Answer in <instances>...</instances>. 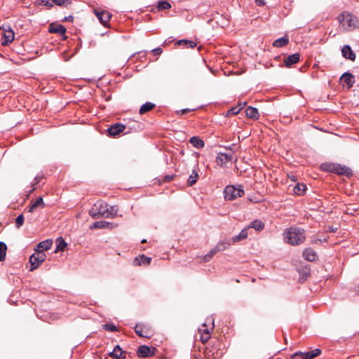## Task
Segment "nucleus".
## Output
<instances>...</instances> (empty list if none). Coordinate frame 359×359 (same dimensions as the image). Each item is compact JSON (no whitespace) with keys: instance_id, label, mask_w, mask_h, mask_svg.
<instances>
[{"instance_id":"obj_23","label":"nucleus","mask_w":359,"mask_h":359,"mask_svg":"<svg viewBox=\"0 0 359 359\" xmlns=\"http://www.w3.org/2000/svg\"><path fill=\"white\" fill-rule=\"evenodd\" d=\"M189 142L193 145V147L197 149H201L205 145L204 142L196 136L191 137Z\"/></svg>"},{"instance_id":"obj_17","label":"nucleus","mask_w":359,"mask_h":359,"mask_svg":"<svg viewBox=\"0 0 359 359\" xmlns=\"http://www.w3.org/2000/svg\"><path fill=\"white\" fill-rule=\"evenodd\" d=\"M53 241L50 239H47L40 242L35 249L36 252H43L44 250H49L52 246Z\"/></svg>"},{"instance_id":"obj_36","label":"nucleus","mask_w":359,"mask_h":359,"mask_svg":"<svg viewBox=\"0 0 359 359\" xmlns=\"http://www.w3.org/2000/svg\"><path fill=\"white\" fill-rule=\"evenodd\" d=\"M218 252L219 251L217 248V246L215 245L206 255H205L204 261L209 262L212 258V257Z\"/></svg>"},{"instance_id":"obj_30","label":"nucleus","mask_w":359,"mask_h":359,"mask_svg":"<svg viewBox=\"0 0 359 359\" xmlns=\"http://www.w3.org/2000/svg\"><path fill=\"white\" fill-rule=\"evenodd\" d=\"M57 246L55 250V252L63 251L65 247L67 246V243L62 238H60L57 240Z\"/></svg>"},{"instance_id":"obj_16","label":"nucleus","mask_w":359,"mask_h":359,"mask_svg":"<svg viewBox=\"0 0 359 359\" xmlns=\"http://www.w3.org/2000/svg\"><path fill=\"white\" fill-rule=\"evenodd\" d=\"M341 81L346 84L348 88L353 86L355 83V78L353 74L348 72H345L340 78Z\"/></svg>"},{"instance_id":"obj_43","label":"nucleus","mask_w":359,"mask_h":359,"mask_svg":"<svg viewBox=\"0 0 359 359\" xmlns=\"http://www.w3.org/2000/svg\"><path fill=\"white\" fill-rule=\"evenodd\" d=\"M103 328L105 330H108L110 332H115L117 330L116 325H114L113 324H104V325H103Z\"/></svg>"},{"instance_id":"obj_25","label":"nucleus","mask_w":359,"mask_h":359,"mask_svg":"<svg viewBox=\"0 0 359 359\" xmlns=\"http://www.w3.org/2000/svg\"><path fill=\"white\" fill-rule=\"evenodd\" d=\"M155 104L150 102H147L141 106L139 112L140 114H144L152 110L155 107Z\"/></svg>"},{"instance_id":"obj_2","label":"nucleus","mask_w":359,"mask_h":359,"mask_svg":"<svg viewBox=\"0 0 359 359\" xmlns=\"http://www.w3.org/2000/svg\"><path fill=\"white\" fill-rule=\"evenodd\" d=\"M338 20L342 28L346 31H352L359 27L358 18L348 12L342 13Z\"/></svg>"},{"instance_id":"obj_13","label":"nucleus","mask_w":359,"mask_h":359,"mask_svg":"<svg viewBox=\"0 0 359 359\" xmlns=\"http://www.w3.org/2000/svg\"><path fill=\"white\" fill-rule=\"evenodd\" d=\"M109 355L114 359L124 358L126 352L121 349L119 345H116L113 351L109 353Z\"/></svg>"},{"instance_id":"obj_31","label":"nucleus","mask_w":359,"mask_h":359,"mask_svg":"<svg viewBox=\"0 0 359 359\" xmlns=\"http://www.w3.org/2000/svg\"><path fill=\"white\" fill-rule=\"evenodd\" d=\"M229 242V239H226V240H224V241H220L217 245V248L218 250V251H223L224 250H226L229 246H230L231 245H229L228 243Z\"/></svg>"},{"instance_id":"obj_42","label":"nucleus","mask_w":359,"mask_h":359,"mask_svg":"<svg viewBox=\"0 0 359 359\" xmlns=\"http://www.w3.org/2000/svg\"><path fill=\"white\" fill-rule=\"evenodd\" d=\"M210 337V331L207 332H202L201 336V341L204 344L207 342Z\"/></svg>"},{"instance_id":"obj_18","label":"nucleus","mask_w":359,"mask_h":359,"mask_svg":"<svg viewBox=\"0 0 359 359\" xmlns=\"http://www.w3.org/2000/svg\"><path fill=\"white\" fill-rule=\"evenodd\" d=\"M304 258L309 262H313L317 259L316 252L311 248H306L303 252Z\"/></svg>"},{"instance_id":"obj_5","label":"nucleus","mask_w":359,"mask_h":359,"mask_svg":"<svg viewBox=\"0 0 359 359\" xmlns=\"http://www.w3.org/2000/svg\"><path fill=\"white\" fill-rule=\"evenodd\" d=\"M46 255L43 252H36L29 257V262L31 264L30 271L37 269L39 265L45 261Z\"/></svg>"},{"instance_id":"obj_11","label":"nucleus","mask_w":359,"mask_h":359,"mask_svg":"<svg viewBox=\"0 0 359 359\" xmlns=\"http://www.w3.org/2000/svg\"><path fill=\"white\" fill-rule=\"evenodd\" d=\"M231 160H232V155L227 154L225 153H222V152L218 154L217 158H216L217 165H219L220 166L225 165L228 162L231 161Z\"/></svg>"},{"instance_id":"obj_14","label":"nucleus","mask_w":359,"mask_h":359,"mask_svg":"<svg viewBox=\"0 0 359 359\" xmlns=\"http://www.w3.org/2000/svg\"><path fill=\"white\" fill-rule=\"evenodd\" d=\"M139 357L146 358L153 355V351L151 348L146 345L140 346L137 351Z\"/></svg>"},{"instance_id":"obj_8","label":"nucleus","mask_w":359,"mask_h":359,"mask_svg":"<svg viewBox=\"0 0 359 359\" xmlns=\"http://www.w3.org/2000/svg\"><path fill=\"white\" fill-rule=\"evenodd\" d=\"M8 30H5L4 33L3 39L1 40V45L7 46L8 43H11L14 39V32L11 29L9 26H7Z\"/></svg>"},{"instance_id":"obj_45","label":"nucleus","mask_w":359,"mask_h":359,"mask_svg":"<svg viewBox=\"0 0 359 359\" xmlns=\"http://www.w3.org/2000/svg\"><path fill=\"white\" fill-rule=\"evenodd\" d=\"M242 109V107H233L229 109V113L233 115L238 114Z\"/></svg>"},{"instance_id":"obj_7","label":"nucleus","mask_w":359,"mask_h":359,"mask_svg":"<svg viewBox=\"0 0 359 359\" xmlns=\"http://www.w3.org/2000/svg\"><path fill=\"white\" fill-rule=\"evenodd\" d=\"M126 129V126L120 123H115L111 126L108 129V135L111 137H116L120 133H123Z\"/></svg>"},{"instance_id":"obj_24","label":"nucleus","mask_w":359,"mask_h":359,"mask_svg":"<svg viewBox=\"0 0 359 359\" xmlns=\"http://www.w3.org/2000/svg\"><path fill=\"white\" fill-rule=\"evenodd\" d=\"M151 257L142 255L140 256V257H136L134 260V263L137 265L149 264L151 262Z\"/></svg>"},{"instance_id":"obj_1","label":"nucleus","mask_w":359,"mask_h":359,"mask_svg":"<svg viewBox=\"0 0 359 359\" xmlns=\"http://www.w3.org/2000/svg\"><path fill=\"white\" fill-rule=\"evenodd\" d=\"M284 239L292 245H298L305 241V232L303 229L292 226L285 230Z\"/></svg>"},{"instance_id":"obj_28","label":"nucleus","mask_w":359,"mask_h":359,"mask_svg":"<svg viewBox=\"0 0 359 359\" xmlns=\"http://www.w3.org/2000/svg\"><path fill=\"white\" fill-rule=\"evenodd\" d=\"M7 246L5 243L0 241V262H3L6 259Z\"/></svg>"},{"instance_id":"obj_10","label":"nucleus","mask_w":359,"mask_h":359,"mask_svg":"<svg viewBox=\"0 0 359 359\" xmlns=\"http://www.w3.org/2000/svg\"><path fill=\"white\" fill-rule=\"evenodd\" d=\"M334 173L340 175H345L346 177H351L353 175V171L351 168L340 164H336Z\"/></svg>"},{"instance_id":"obj_29","label":"nucleus","mask_w":359,"mask_h":359,"mask_svg":"<svg viewBox=\"0 0 359 359\" xmlns=\"http://www.w3.org/2000/svg\"><path fill=\"white\" fill-rule=\"evenodd\" d=\"M198 177V172L194 170L192 171V173L189 175V177L188 178L187 184L189 186L194 185L196 182Z\"/></svg>"},{"instance_id":"obj_58","label":"nucleus","mask_w":359,"mask_h":359,"mask_svg":"<svg viewBox=\"0 0 359 359\" xmlns=\"http://www.w3.org/2000/svg\"><path fill=\"white\" fill-rule=\"evenodd\" d=\"M356 292L359 294V285L356 287Z\"/></svg>"},{"instance_id":"obj_39","label":"nucleus","mask_w":359,"mask_h":359,"mask_svg":"<svg viewBox=\"0 0 359 359\" xmlns=\"http://www.w3.org/2000/svg\"><path fill=\"white\" fill-rule=\"evenodd\" d=\"M242 240H244L242 236H241V234H238L233 237H232L231 238L229 239V242L228 243L229 245H233L238 242H240Z\"/></svg>"},{"instance_id":"obj_59","label":"nucleus","mask_w":359,"mask_h":359,"mask_svg":"<svg viewBox=\"0 0 359 359\" xmlns=\"http://www.w3.org/2000/svg\"><path fill=\"white\" fill-rule=\"evenodd\" d=\"M3 29H4V32H5V30H8V27H4V26H3Z\"/></svg>"},{"instance_id":"obj_60","label":"nucleus","mask_w":359,"mask_h":359,"mask_svg":"<svg viewBox=\"0 0 359 359\" xmlns=\"http://www.w3.org/2000/svg\"><path fill=\"white\" fill-rule=\"evenodd\" d=\"M146 242H147V241H146L145 239H143V240L142 241V243H146Z\"/></svg>"},{"instance_id":"obj_52","label":"nucleus","mask_w":359,"mask_h":359,"mask_svg":"<svg viewBox=\"0 0 359 359\" xmlns=\"http://www.w3.org/2000/svg\"><path fill=\"white\" fill-rule=\"evenodd\" d=\"M189 111H191V109H182V110H180V111H177V113H178V114H180H180H184L188 113V112H189Z\"/></svg>"},{"instance_id":"obj_26","label":"nucleus","mask_w":359,"mask_h":359,"mask_svg":"<svg viewBox=\"0 0 359 359\" xmlns=\"http://www.w3.org/2000/svg\"><path fill=\"white\" fill-rule=\"evenodd\" d=\"M289 42V39L287 36H283V37H280L276 40H275L273 43V46L274 47H278V48H280V47H283L285 46H286Z\"/></svg>"},{"instance_id":"obj_6","label":"nucleus","mask_w":359,"mask_h":359,"mask_svg":"<svg viewBox=\"0 0 359 359\" xmlns=\"http://www.w3.org/2000/svg\"><path fill=\"white\" fill-rule=\"evenodd\" d=\"M94 13L99 19L100 23H102L105 27L107 25L111 18V13L106 11L95 10Z\"/></svg>"},{"instance_id":"obj_22","label":"nucleus","mask_w":359,"mask_h":359,"mask_svg":"<svg viewBox=\"0 0 359 359\" xmlns=\"http://www.w3.org/2000/svg\"><path fill=\"white\" fill-rule=\"evenodd\" d=\"M264 223L262 221L259 219H255L250 224L248 228H252L256 231H260L264 229Z\"/></svg>"},{"instance_id":"obj_49","label":"nucleus","mask_w":359,"mask_h":359,"mask_svg":"<svg viewBox=\"0 0 359 359\" xmlns=\"http://www.w3.org/2000/svg\"><path fill=\"white\" fill-rule=\"evenodd\" d=\"M240 234L243 239H245L248 237L247 228L242 229L241 231L240 232Z\"/></svg>"},{"instance_id":"obj_47","label":"nucleus","mask_w":359,"mask_h":359,"mask_svg":"<svg viewBox=\"0 0 359 359\" xmlns=\"http://www.w3.org/2000/svg\"><path fill=\"white\" fill-rule=\"evenodd\" d=\"M163 50L161 48H156L151 50V53L154 55H160Z\"/></svg>"},{"instance_id":"obj_48","label":"nucleus","mask_w":359,"mask_h":359,"mask_svg":"<svg viewBox=\"0 0 359 359\" xmlns=\"http://www.w3.org/2000/svg\"><path fill=\"white\" fill-rule=\"evenodd\" d=\"M322 242H327V238H324L323 239L315 238L312 241L313 244H319V243H321Z\"/></svg>"},{"instance_id":"obj_4","label":"nucleus","mask_w":359,"mask_h":359,"mask_svg":"<svg viewBox=\"0 0 359 359\" xmlns=\"http://www.w3.org/2000/svg\"><path fill=\"white\" fill-rule=\"evenodd\" d=\"M108 210V205L104 201H97L90 210L89 215L94 219H98L101 217L108 218L106 212Z\"/></svg>"},{"instance_id":"obj_21","label":"nucleus","mask_w":359,"mask_h":359,"mask_svg":"<svg viewBox=\"0 0 359 359\" xmlns=\"http://www.w3.org/2000/svg\"><path fill=\"white\" fill-rule=\"evenodd\" d=\"M38 207H41V208L45 207V203L42 197H39L35 201L32 202V204L29 208V212H33L35 209Z\"/></svg>"},{"instance_id":"obj_55","label":"nucleus","mask_w":359,"mask_h":359,"mask_svg":"<svg viewBox=\"0 0 359 359\" xmlns=\"http://www.w3.org/2000/svg\"><path fill=\"white\" fill-rule=\"evenodd\" d=\"M246 104V102H244L243 104L240 103L238 107H242V109L243 108V107Z\"/></svg>"},{"instance_id":"obj_46","label":"nucleus","mask_w":359,"mask_h":359,"mask_svg":"<svg viewBox=\"0 0 359 359\" xmlns=\"http://www.w3.org/2000/svg\"><path fill=\"white\" fill-rule=\"evenodd\" d=\"M309 352H310L311 357L313 359V358H316V356L319 355L321 353V351L319 348H316Z\"/></svg>"},{"instance_id":"obj_9","label":"nucleus","mask_w":359,"mask_h":359,"mask_svg":"<svg viewBox=\"0 0 359 359\" xmlns=\"http://www.w3.org/2000/svg\"><path fill=\"white\" fill-rule=\"evenodd\" d=\"M49 32L58 34L62 36L63 39H66V28L62 25L51 24L49 27Z\"/></svg>"},{"instance_id":"obj_44","label":"nucleus","mask_w":359,"mask_h":359,"mask_svg":"<svg viewBox=\"0 0 359 359\" xmlns=\"http://www.w3.org/2000/svg\"><path fill=\"white\" fill-rule=\"evenodd\" d=\"M52 1L57 6H64L65 4H70L71 0H52Z\"/></svg>"},{"instance_id":"obj_53","label":"nucleus","mask_w":359,"mask_h":359,"mask_svg":"<svg viewBox=\"0 0 359 359\" xmlns=\"http://www.w3.org/2000/svg\"><path fill=\"white\" fill-rule=\"evenodd\" d=\"M74 18L72 15L65 17L63 20V21H68V22H73Z\"/></svg>"},{"instance_id":"obj_20","label":"nucleus","mask_w":359,"mask_h":359,"mask_svg":"<svg viewBox=\"0 0 359 359\" xmlns=\"http://www.w3.org/2000/svg\"><path fill=\"white\" fill-rule=\"evenodd\" d=\"M114 225L106 221H97L93 224L91 229H111Z\"/></svg>"},{"instance_id":"obj_19","label":"nucleus","mask_w":359,"mask_h":359,"mask_svg":"<svg viewBox=\"0 0 359 359\" xmlns=\"http://www.w3.org/2000/svg\"><path fill=\"white\" fill-rule=\"evenodd\" d=\"M246 116L252 119H259L260 115L257 108L252 107H248L245 109Z\"/></svg>"},{"instance_id":"obj_50","label":"nucleus","mask_w":359,"mask_h":359,"mask_svg":"<svg viewBox=\"0 0 359 359\" xmlns=\"http://www.w3.org/2000/svg\"><path fill=\"white\" fill-rule=\"evenodd\" d=\"M205 325H203V328L199 329V332H201V333L202 332H207L208 331H210V330H213V327H210V329L205 328Z\"/></svg>"},{"instance_id":"obj_32","label":"nucleus","mask_w":359,"mask_h":359,"mask_svg":"<svg viewBox=\"0 0 359 359\" xmlns=\"http://www.w3.org/2000/svg\"><path fill=\"white\" fill-rule=\"evenodd\" d=\"M336 164L335 163H323L320 166L323 170L332 172L334 173Z\"/></svg>"},{"instance_id":"obj_3","label":"nucleus","mask_w":359,"mask_h":359,"mask_svg":"<svg viewBox=\"0 0 359 359\" xmlns=\"http://www.w3.org/2000/svg\"><path fill=\"white\" fill-rule=\"evenodd\" d=\"M244 190L242 185H228L224 191V198L227 201H232L244 195Z\"/></svg>"},{"instance_id":"obj_38","label":"nucleus","mask_w":359,"mask_h":359,"mask_svg":"<svg viewBox=\"0 0 359 359\" xmlns=\"http://www.w3.org/2000/svg\"><path fill=\"white\" fill-rule=\"evenodd\" d=\"M177 43L187 45L188 47H190L191 48L196 46V43L195 42H194L192 41L184 40V39L178 41Z\"/></svg>"},{"instance_id":"obj_27","label":"nucleus","mask_w":359,"mask_h":359,"mask_svg":"<svg viewBox=\"0 0 359 359\" xmlns=\"http://www.w3.org/2000/svg\"><path fill=\"white\" fill-rule=\"evenodd\" d=\"M306 189V187L304 184L298 183L296 184V186L294 187L293 191L295 194L301 196L305 192Z\"/></svg>"},{"instance_id":"obj_54","label":"nucleus","mask_w":359,"mask_h":359,"mask_svg":"<svg viewBox=\"0 0 359 359\" xmlns=\"http://www.w3.org/2000/svg\"><path fill=\"white\" fill-rule=\"evenodd\" d=\"M289 177H290L292 180H293V181H295V180H296V179H295V176H294V175H289Z\"/></svg>"},{"instance_id":"obj_34","label":"nucleus","mask_w":359,"mask_h":359,"mask_svg":"<svg viewBox=\"0 0 359 359\" xmlns=\"http://www.w3.org/2000/svg\"><path fill=\"white\" fill-rule=\"evenodd\" d=\"M135 333L141 337H149L147 333L144 331L142 326L137 325L135 327Z\"/></svg>"},{"instance_id":"obj_12","label":"nucleus","mask_w":359,"mask_h":359,"mask_svg":"<svg viewBox=\"0 0 359 359\" xmlns=\"http://www.w3.org/2000/svg\"><path fill=\"white\" fill-rule=\"evenodd\" d=\"M341 54L344 57L348 59L351 61H354L355 60V54L352 50V49L349 45H344L342 47Z\"/></svg>"},{"instance_id":"obj_41","label":"nucleus","mask_w":359,"mask_h":359,"mask_svg":"<svg viewBox=\"0 0 359 359\" xmlns=\"http://www.w3.org/2000/svg\"><path fill=\"white\" fill-rule=\"evenodd\" d=\"M36 4L38 6L43 5L45 6L48 7V8H50L53 7V4L50 3L48 0H37L36 1Z\"/></svg>"},{"instance_id":"obj_35","label":"nucleus","mask_w":359,"mask_h":359,"mask_svg":"<svg viewBox=\"0 0 359 359\" xmlns=\"http://www.w3.org/2000/svg\"><path fill=\"white\" fill-rule=\"evenodd\" d=\"M299 356L301 359H312L310 355V352H297L292 355V358Z\"/></svg>"},{"instance_id":"obj_37","label":"nucleus","mask_w":359,"mask_h":359,"mask_svg":"<svg viewBox=\"0 0 359 359\" xmlns=\"http://www.w3.org/2000/svg\"><path fill=\"white\" fill-rule=\"evenodd\" d=\"M171 8V4L166 1H161L158 3V10H166Z\"/></svg>"},{"instance_id":"obj_33","label":"nucleus","mask_w":359,"mask_h":359,"mask_svg":"<svg viewBox=\"0 0 359 359\" xmlns=\"http://www.w3.org/2000/svg\"><path fill=\"white\" fill-rule=\"evenodd\" d=\"M118 208L116 206H109L106 215H108V217H114L117 215Z\"/></svg>"},{"instance_id":"obj_56","label":"nucleus","mask_w":359,"mask_h":359,"mask_svg":"<svg viewBox=\"0 0 359 359\" xmlns=\"http://www.w3.org/2000/svg\"><path fill=\"white\" fill-rule=\"evenodd\" d=\"M41 178V177L37 176L35 177V180H36V182H39L40 181Z\"/></svg>"},{"instance_id":"obj_57","label":"nucleus","mask_w":359,"mask_h":359,"mask_svg":"<svg viewBox=\"0 0 359 359\" xmlns=\"http://www.w3.org/2000/svg\"><path fill=\"white\" fill-rule=\"evenodd\" d=\"M172 178V177H170V176H166L165 177V179H166L167 181H170Z\"/></svg>"},{"instance_id":"obj_15","label":"nucleus","mask_w":359,"mask_h":359,"mask_svg":"<svg viewBox=\"0 0 359 359\" xmlns=\"http://www.w3.org/2000/svg\"><path fill=\"white\" fill-rule=\"evenodd\" d=\"M299 53H294L286 57L284 60L285 67H290L292 65L297 63L299 61Z\"/></svg>"},{"instance_id":"obj_51","label":"nucleus","mask_w":359,"mask_h":359,"mask_svg":"<svg viewBox=\"0 0 359 359\" xmlns=\"http://www.w3.org/2000/svg\"><path fill=\"white\" fill-rule=\"evenodd\" d=\"M255 2L259 6H262L265 4L264 0H255Z\"/></svg>"},{"instance_id":"obj_40","label":"nucleus","mask_w":359,"mask_h":359,"mask_svg":"<svg viewBox=\"0 0 359 359\" xmlns=\"http://www.w3.org/2000/svg\"><path fill=\"white\" fill-rule=\"evenodd\" d=\"M24 216L22 214H20L19 215L16 219H15V226L17 228H20V226H22L23 225V223H24Z\"/></svg>"}]
</instances>
